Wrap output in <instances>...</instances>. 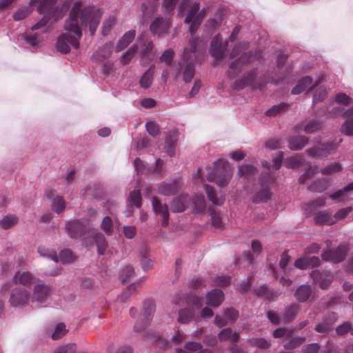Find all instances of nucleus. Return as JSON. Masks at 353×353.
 <instances>
[{
  "label": "nucleus",
  "mask_w": 353,
  "mask_h": 353,
  "mask_svg": "<svg viewBox=\"0 0 353 353\" xmlns=\"http://www.w3.org/2000/svg\"><path fill=\"white\" fill-rule=\"evenodd\" d=\"M81 6V1H77L74 4L64 26L65 30L70 32L63 33L58 38L57 49L61 53H68L70 50V45L76 49L79 46V39L81 37L82 32L79 24V15H80L81 26H89L92 36L94 34L98 28L102 15L101 10H94L90 6L82 10Z\"/></svg>",
  "instance_id": "obj_1"
},
{
  "label": "nucleus",
  "mask_w": 353,
  "mask_h": 353,
  "mask_svg": "<svg viewBox=\"0 0 353 353\" xmlns=\"http://www.w3.org/2000/svg\"><path fill=\"white\" fill-rule=\"evenodd\" d=\"M205 56V45L196 39L190 40L189 47L183 50L182 61L174 65L178 70L176 78L182 72L183 81L190 83L195 74L194 63L203 60Z\"/></svg>",
  "instance_id": "obj_2"
},
{
  "label": "nucleus",
  "mask_w": 353,
  "mask_h": 353,
  "mask_svg": "<svg viewBox=\"0 0 353 353\" xmlns=\"http://www.w3.org/2000/svg\"><path fill=\"white\" fill-rule=\"evenodd\" d=\"M232 175V167L227 161L219 159L214 163V170L206 174L207 179L223 187L228 183Z\"/></svg>",
  "instance_id": "obj_3"
},
{
  "label": "nucleus",
  "mask_w": 353,
  "mask_h": 353,
  "mask_svg": "<svg viewBox=\"0 0 353 353\" xmlns=\"http://www.w3.org/2000/svg\"><path fill=\"white\" fill-rule=\"evenodd\" d=\"M274 183V179L268 173L263 174L261 179L260 190L256 193L253 198V202L265 203L270 199L272 196L271 188Z\"/></svg>",
  "instance_id": "obj_4"
},
{
  "label": "nucleus",
  "mask_w": 353,
  "mask_h": 353,
  "mask_svg": "<svg viewBox=\"0 0 353 353\" xmlns=\"http://www.w3.org/2000/svg\"><path fill=\"white\" fill-rule=\"evenodd\" d=\"M259 57L256 52H248L244 53L241 57L232 61L230 65V70L228 74L230 78H234L242 69Z\"/></svg>",
  "instance_id": "obj_5"
},
{
  "label": "nucleus",
  "mask_w": 353,
  "mask_h": 353,
  "mask_svg": "<svg viewBox=\"0 0 353 353\" xmlns=\"http://www.w3.org/2000/svg\"><path fill=\"white\" fill-rule=\"evenodd\" d=\"M30 299V294L27 290L17 287L12 290L9 302L12 307H24L28 305Z\"/></svg>",
  "instance_id": "obj_6"
},
{
  "label": "nucleus",
  "mask_w": 353,
  "mask_h": 353,
  "mask_svg": "<svg viewBox=\"0 0 353 353\" xmlns=\"http://www.w3.org/2000/svg\"><path fill=\"white\" fill-rule=\"evenodd\" d=\"M134 46H137V51L139 52L142 59L152 60L154 57V54L152 52L153 43L147 35H141Z\"/></svg>",
  "instance_id": "obj_7"
},
{
  "label": "nucleus",
  "mask_w": 353,
  "mask_h": 353,
  "mask_svg": "<svg viewBox=\"0 0 353 353\" xmlns=\"http://www.w3.org/2000/svg\"><path fill=\"white\" fill-rule=\"evenodd\" d=\"M52 288L49 285L39 281L33 288L31 301L33 303H43L52 294Z\"/></svg>",
  "instance_id": "obj_8"
},
{
  "label": "nucleus",
  "mask_w": 353,
  "mask_h": 353,
  "mask_svg": "<svg viewBox=\"0 0 353 353\" xmlns=\"http://www.w3.org/2000/svg\"><path fill=\"white\" fill-rule=\"evenodd\" d=\"M337 148V145L332 143H320L306 150L307 154L312 158H323L330 154Z\"/></svg>",
  "instance_id": "obj_9"
},
{
  "label": "nucleus",
  "mask_w": 353,
  "mask_h": 353,
  "mask_svg": "<svg viewBox=\"0 0 353 353\" xmlns=\"http://www.w3.org/2000/svg\"><path fill=\"white\" fill-rule=\"evenodd\" d=\"M171 26L170 19L162 17H157L150 26L151 33L157 37H161L168 33Z\"/></svg>",
  "instance_id": "obj_10"
},
{
  "label": "nucleus",
  "mask_w": 353,
  "mask_h": 353,
  "mask_svg": "<svg viewBox=\"0 0 353 353\" xmlns=\"http://www.w3.org/2000/svg\"><path fill=\"white\" fill-rule=\"evenodd\" d=\"M348 249L345 245H339L335 250H328L322 253L321 257L325 261H332L335 263L343 261Z\"/></svg>",
  "instance_id": "obj_11"
},
{
  "label": "nucleus",
  "mask_w": 353,
  "mask_h": 353,
  "mask_svg": "<svg viewBox=\"0 0 353 353\" xmlns=\"http://www.w3.org/2000/svg\"><path fill=\"white\" fill-rule=\"evenodd\" d=\"M258 71L256 68L252 69L251 70L245 72L241 79L235 81V88L241 90L244 87L252 86L253 89H256L254 84V81L257 77Z\"/></svg>",
  "instance_id": "obj_12"
},
{
  "label": "nucleus",
  "mask_w": 353,
  "mask_h": 353,
  "mask_svg": "<svg viewBox=\"0 0 353 353\" xmlns=\"http://www.w3.org/2000/svg\"><path fill=\"white\" fill-rule=\"evenodd\" d=\"M310 277L313 279L314 282L319 284L322 289H327L333 279V276L330 272H321L318 270L312 271Z\"/></svg>",
  "instance_id": "obj_13"
},
{
  "label": "nucleus",
  "mask_w": 353,
  "mask_h": 353,
  "mask_svg": "<svg viewBox=\"0 0 353 353\" xmlns=\"http://www.w3.org/2000/svg\"><path fill=\"white\" fill-rule=\"evenodd\" d=\"M337 314L334 312L327 313L321 323L314 327V330L321 334H327L332 329V325L337 321Z\"/></svg>",
  "instance_id": "obj_14"
},
{
  "label": "nucleus",
  "mask_w": 353,
  "mask_h": 353,
  "mask_svg": "<svg viewBox=\"0 0 353 353\" xmlns=\"http://www.w3.org/2000/svg\"><path fill=\"white\" fill-rule=\"evenodd\" d=\"M152 208L155 213L161 216V225L165 227L168 225L169 210L167 204H162L157 197L152 198Z\"/></svg>",
  "instance_id": "obj_15"
},
{
  "label": "nucleus",
  "mask_w": 353,
  "mask_h": 353,
  "mask_svg": "<svg viewBox=\"0 0 353 353\" xmlns=\"http://www.w3.org/2000/svg\"><path fill=\"white\" fill-rule=\"evenodd\" d=\"M66 230L71 238L78 239L85 232L86 228L81 221H74L66 225Z\"/></svg>",
  "instance_id": "obj_16"
},
{
  "label": "nucleus",
  "mask_w": 353,
  "mask_h": 353,
  "mask_svg": "<svg viewBox=\"0 0 353 353\" xmlns=\"http://www.w3.org/2000/svg\"><path fill=\"white\" fill-rule=\"evenodd\" d=\"M114 44L112 42L105 43L101 48L97 50L92 55V59L95 61H103L110 57Z\"/></svg>",
  "instance_id": "obj_17"
},
{
  "label": "nucleus",
  "mask_w": 353,
  "mask_h": 353,
  "mask_svg": "<svg viewBox=\"0 0 353 353\" xmlns=\"http://www.w3.org/2000/svg\"><path fill=\"white\" fill-rule=\"evenodd\" d=\"M190 198L188 194H181L174 199L171 204V210L174 212H183L188 206Z\"/></svg>",
  "instance_id": "obj_18"
},
{
  "label": "nucleus",
  "mask_w": 353,
  "mask_h": 353,
  "mask_svg": "<svg viewBox=\"0 0 353 353\" xmlns=\"http://www.w3.org/2000/svg\"><path fill=\"white\" fill-rule=\"evenodd\" d=\"M224 294L222 290L214 289L208 293L206 296V304L209 306L217 307L223 302Z\"/></svg>",
  "instance_id": "obj_19"
},
{
  "label": "nucleus",
  "mask_w": 353,
  "mask_h": 353,
  "mask_svg": "<svg viewBox=\"0 0 353 353\" xmlns=\"http://www.w3.org/2000/svg\"><path fill=\"white\" fill-rule=\"evenodd\" d=\"M254 294L259 296L264 297L268 301L276 300L279 294L276 290H274L266 284H263L254 290Z\"/></svg>",
  "instance_id": "obj_20"
},
{
  "label": "nucleus",
  "mask_w": 353,
  "mask_h": 353,
  "mask_svg": "<svg viewBox=\"0 0 353 353\" xmlns=\"http://www.w3.org/2000/svg\"><path fill=\"white\" fill-rule=\"evenodd\" d=\"M210 54L217 61H221L224 57L225 49L222 47L219 34L215 36L211 42Z\"/></svg>",
  "instance_id": "obj_21"
},
{
  "label": "nucleus",
  "mask_w": 353,
  "mask_h": 353,
  "mask_svg": "<svg viewBox=\"0 0 353 353\" xmlns=\"http://www.w3.org/2000/svg\"><path fill=\"white\" fill-rule=\"evenodd\" d=\"M15 283H19L23 286H30L35 281L34 276L30 272H17L14 275Z\"/></svg>",
  "instance_id": "obj_22"
},
{
  "label": "nucleus",
  "mask_w": 353,
  "mask_h": 353,
  "mask_svg": "<svg viewBox=\"0 0 353 353\" xmlns=\"http://www.w3.org/2000/svg\"><path fill=\"white\" fill-rule=\"evenodd\" d=\"M179 189L178 181H174L170 183H162L158 187V192L161 194L170 196L175 194Z\"/></svg>",
  "instance_id": "obj_23"
},
{
  "label": "nucleus",
  "mask_w": 353,
  "mask_h": 353,
  "mask_svg": "<svg viewBox=\"0 0 353 353\" xmlns=\"http://www.w3.org/2000/svg\"><path fill=\"white\" fill-rule=\"evenodd\" d=\"M314 222L316 224L322 225H332L336 223V220L332 214L327 211L323 210L317 212L314 215Z\"/></svg>",
  "instance_id": "obj_24"
},
{
  "label": "nucleus",
  "mask_w": 353,
  "mask_h": 353,
  "mask_svg": "<svg viewBox=\"0 0 353 353\" xmlns=\"http://www.w3.org/2000/svg\"><path fill=\"white\" fill-rule=\"evenodd\" d=\"M301 307L297 303H292L288 306L282 316V320L285 323H289L295 319L296 315L300 311Z\"/></svg>",
  "instance_id": "obj_25"
},
{
  "label": "nucleus",
  "mask_w": 353,
  "mask_h": 353,
  "mask_svg": "<svg viewBox=\"0 0 353 353\" xmlns=\"http://www.w3.org/2000/svg\"><path fill=\"white\" fill-rule=\"evenodd\" d=\"M312 294V288L308 285H300L294 292V296L299 302H305Z\"/></svg>",
  "instance_id": "obj_26"
},
{
  "label": "nucleus",
  "mask_w": 353,
  "mask_h": 353,
  "mask_svg": "<svg viewBox=\"0 0 353 353\" xmlns=\"http://www.w3.org/2000/svg\"><path fill=\"white\" fill-rule=\"evenodd\" d=\"M154 312L155 305L154 301L152 299L144 301L142 306L141 318L151 322Z\"/></svg>",
  "instance_id": "obj_27"
},
{
  "label": "nucleus",
  "mask_w": 353,
  "mask_h": 353,
  "mask_svg": "<svg viewBox=\"0 0 353 353\" xmlns=\"http://www.w3.org/2000/svg\"><path fill=\"white\" fill-rule=\"evenodd\" d=\"M309 139L305 136H294L289 139V148L292 150H300L307 143Z\"/></svg>",
  "instance_id": "obj_28"
},
{
  "label": "nucleus",
  "mask_w": 353,
  "mask_h": 353,
  "mask_svg": "<svg viewBox=\"0 0 353 353\" xmlns=\"http://www.w3.org/2000/svg\"><path fill=\"white\" fill-rule=\"evenodd\" d=\"M136 31L134 30L125 32L117 44V51L119 52L125 49L134 39Z\"/></svg>",
  "instance_id": "obj_29"
},
{
  "label": "nucleus",
  "mask_w": 353,
  "mask_h": 353,
  "mask_svg": "<svg viewBox=\"0 0 353 353\" xmlns=\"http://www.w3.org/2000/svg\"><path fill=\"white\" fill-rule=\"evenodd\" d=\"M218 339L221 342L230 340L232 343H236L239 340L240 336L239 333H233L232 330L230 327H228L222 330L218 334Z\"/></svg>",
  "instance_id": "obj_30"
},
{
  "label": "nucleus",
  "mask_w": 353,
  "mask_h": 353,
  "mask_svg": "<svg viewBox=\"0 0 353 353\" xmlns=\"http://www.w3.org/2000/svg\"><path fill=\"white\" fill-rule=\"evenodd\" d=\"M202 348L200 343L195 341H186L183 347H176L174 350L175 353H195L198 352Z\"/></svg>",
  "instance_id": "obj_31"
},
{
  "label": "nucleus",
  "mask_w": 353,
  "mask_h": 353,
  "mask_svg": "<svg viewBox=\"0 0 353 353\" xmlns=\"http://www.w3.org/2000/svg\"><path fill=\"white\" fill-rule=\"evenodd\" d=\"M205 189L209 200L216 205H222L225 201V197L221 194L218 196L213 187L205 185Z\"/></svg>",
  "instance_id": "obj_32"
},
{
  "label": "nucleus",
  "mask_w": 353,
  "mask_h": 353,
  "mask_svg": "<svg viewBox=\"0 0 353 353\" xmlns=\"http://www.w3.org/2000/svg\"><path fill=\"white\" fill-rule=\"evenodd\" d=\"M192 203L194 214H201L206 208L205 200L203 194H196L192 199Z\"/></svg>",
  "instance_id": "obj_33"
},
{
  "label": "nucleus",
  "mask_w": 353,
  "mask_h": 353,
  "mask_svg": "<svg viewBox=\"0 0 353 353\" xmlns=\"http://www.w3.org/2000/svg\"><path fill=\"white\" fill-rule=\"evenodd\" d=\"M92 238L97 246L99 254H104L108 247V242L104 235L101 232H97L93 235Z\"/></svg>",
  "instance_id": "obj_34"
},
{
  "label": "nucleus",
  "mask_w": 353,
  "mask_h": 353,
  "mask_svg": "<svg viewBox=\"0 0 353 353\" xmlns=\"http://www.w3.org/2000/svg\"><path fill=\"white\" fill-rule=\"evenodd\" d=\"M176 132H170L165 139V148L168 154L170 157L174 155V148L176 144Z\"/></svg>",
  "instance_id": "obj_35"
},
{
  "label": "nucleus",
  "mask_w": 353,
  "mask_h": 353,
  "mask_svg": "<svg viewBox=\"0 0 353 353\" xmlns=\"http://www.w3.org/2000/svg\"><path fill=\"white\" fill-rule=\"evenodd\" d=\"M195 312L192 309L184 308L179 311L178 322L181 324H188L194 318Z\"/></svg>",
  "instance_id": "obj_36"
},
{
  "label": "nucleus",
  "mask_w": 353,
  "mask_h": 353,
  "mask_svg": "<svg viewBox=\"0 0 353 353\" xmlns=\"http://www.w3.org/2000/svg\"><path fill=\"white\" fill-rule=\"evenodd\" d=\"M353 190V182L349 183L343 189L337 190L330 195V198L333 200L345 201L348 199L347 194Z\"/></svg>",
  "instance_id": "obj_37"
},
{
  "label": "nucleus",
  "mask_w": 353,
  "mask_h": 353,
  "mask_svg": "<svg viewBox=\"0 0 353 353\" xmlns=\"http://www.w3.org/2000/svg\"><path fill=\"white\" fill-rule=\"evenodd\" d=\"M312 83V79L310 76H306L300 79L296 85L292 89V94H299L303 92L306 88Z\"/></svg>",
  "instance_id": "obj_38"
},
{
  "label": "nucleus",
  "mask_w": 353,
  "mask_h": 353,
  "mask_svg": "<svg viewBox=\"0 0 353 353\" xmlns=\"http://www.w3.org/2000/svg\"><path fill=\"white\" fill-rule=\"evenodd\" d=\"M154 73V65H151L148 70L143 74L140 79V85L144 88H149L152 82Z\"/></svg>",
  "instance_id": "obj_39"
},
{
  "label": "nucleus",
  "mask_w": 353,
  "mask_h": 353,
  "mask_svg": "<svg viewBox=\"0 0 353 353\" xmlns=\"http://www.w3.org/2000/svg\"><path fill=\"white\" fill-rule=\"evenodd\" d=\"M248 343L250 346L261 350H267L271 346V343L264 338H251L248 340Z\"/></svg>",
  "instance_id": "obj_40"
},
{
  "label": "nucleus",
  "mask_w": 353,
  "mask_h": 353,
  "mask_svg": "<svg viewBox=\"0 0 353 353\" xmlns=\"http://www.w3.org/2000/svg\"><path fill=\"white\" fill-rule=\"evenodd\" d=\"M322 123L320 121L312 119L303 125V129L305 133L311 134L319 130L321 128Z\"/></svg>",
  "instance_id": "obj_41"
},
{
  "label": "nucleus",
  "mask_w": 353,
  "mask_h": 353,
  "mask_svg": "<svg viewBox=\"0 0 353 353\" xmlns=\"http://www.w3.org/2000/svg\"><path fill=\"white\" fill-rule=\"evenodd\" d=\"M208 210L210 214L212 225L216 228H221L223 226L222 219L220 214L216 212L214 207L213 205L209 206Z\"/></svg>",
  "instance_id": "obj_42"
},
{
  "label": "nucleus",
  "mask_w": 353,
  "mask_h": 353,
  "mask_svg": "<svg viewBox=\"0 0 353 353\" xmlns=\"http://www.w3.org/2000/svg\"><path fill=\"white\" fill-rule=\"evenodd\" d=\"M328 187V182L325 179H319L312 183L308 189L314 192H322Z\"/></svg>",
  "instance_id": "obj_43"
},
{
  "label": "nucleus",
  "mask_w": 353,
  "mask_h": 353,
  "mask_svg": "<svg viewBox=\"0 0 353 353\" xmlns=\"http://www.w3.org/2000/svg\"><path fill=\"white\" fill-rule=\"evenodd\" d=\"M305 341V336H296L292 338L288 343L284 345L286 350H293L301 345Z\"/></svg>",
  "instance_id": "obj_44"
},
{
  "label": "nucleus",
  "mask_w": 353,
  "mask_h": 353,
  "mask_svg": "<svg viewBox=\"0 0 353 353\" xmlns=\"http://www.w3.org/2000/svg\"><path fill=\"white\" fill-rule=\"evenodd\" d=\"M134 276V268L130 265H127L121 272L120 279L123 283L130 281L131 278Z\"/></svg>",
  "instance_id": "obj_45"
},
{
  "label": "nucleus",
  "mask_w": 353,
  "mask_h": 353,
  "mask_svg": "<svg viewBox=\"0 0 353 353\" xmlns=\"http://www.w3.org/2000/svg\"><path fill=\"white\" fill-rule=\"evenodd\" d=\"M101 230L108 235L110 236L113 233V223L112 219L106 216L103 218L101 223Z\"/></svg>",
  "instance_id": "obj_46"
},
{
  "label": "nucleus",
  "mask_w": 353,
  "mask_h": 353,
  "mask_svg": "<svg viewBox=\"0 0 353 353\" xmlns=\"http://www.w3.org/2000/svg\"><path fill=\"white\" fill-rule=\"evenodd\" d=\"M18 219L15 216L8 215L4 216L0 221V225L2 228L7 230L17 223Z\"/></svg>",
  "instance_id": "obj_47"
},
{
  "label": "nucleus",
  "mask_w": 353,
  "mask_h": 353,
  "mask_svg": "<svg viewBox=\"0 0 353 353\" xmlns=\"http://www.w3.org/2000/svg\"><path fill=\"white\" fill-rule=\"evenodd\" d=\"M200 6L197 2H194L192 3L188 10L187 16L184 20L185 23H190V22L193 20L195 14L199 10Z\"/></svg>",
  "instance_id": "obj_48"
},
{
  "label": "nucleus",
  "mask_w": 353,
  "mask_h": 353,
  "mask_svg": "<svg viewBox=\"0 0 353 353\" xmlns=\"http://www.w3.org/2000/svg\"><path fill=\"white\" fill-rule=\"evenodd\" d=\"M341 132L346 136H353V117H348L344 121L341 126Z\"/></svg>",
  "instance_id": "obj_49"
},
{
  "label": "nucleus",
  "mask_w": 353,
  "mask_h": 353,
  "mask_svg": "<svg viewBox=\"0 0 353 353\" xmlns=\"http://www.w3.org/2000/svg\"><path fill=\"white\" fill-rule=\"evenodd\" d=\"M129 201L130 203L137 208H141L142 199L139 190H134L130 193Z\"/></svg>",
  "instance_id": "obj_50"
},
{
  "label": "nucleus",
  "mask_w": 353,
  "mask_h": 353,
  "mask_svg": "<svg viewBox=\"0 0 353 353\" xmlns=\"http://www.w3.org/2000/svg\"><path fill=\"white\" fill-rule=\"evenodd\" d=\"M256 168L250 164H245L239 168V174L241 176L249 177L256 172Z\"/></svg>",
  "instance_id": "obj_51"
},
{
  "label": "nucleus",
  "mask_w": 353,
  "mask_h": 353,
  "mask_svg": "<svg viewBox=\"0 0 353 353\" xmlns=\"http://www.w3.org/2000/svg\"><path fill=\"white\" fill-rule=\"evenodd\" d=\"M65 208V203L63 199L60 196H57L52 201V210L59 214Z\"/></svg>",
  "instance_id": "obj_52"
},
{
  "label": "nucleus",
  "mask_w": 353,
  "mask_h": 353,
  "mask_svg": "<svg viewBox=\"0 0 353 353\" xmlns=\"http://www.w3.org/2000/svg\"><path fill=\"white\" fill-rule=\"evenodd\" d=\"M136 52H137V46H132L121 57V63L123 65L129 63Z\"/></svg>",
  "instance_id": "obj_53"
},
{
  "label": "nucleus",
  "mask_w": 353,
  "mask_h": 353,
  "mask_svg": "<svg viewBox=\"0 0 353 353\" xmlns=\"http://www.w3.org/2000/svg\"><path fill=\"white\" fill-rule=\"evenodd\" d=\"M288 105L285 103H281L277 105H274L270 109L267 110L266 114L269 117H274L276 114L284 112L288 109Z\"/></svg>",
  "instance_id": "obj_54"
},
{
  "label": "nucleus",
  "mask_w": 353,
  "mask_h": 353,
  "mask_svg": "<svg viewBox=\"0 0 353 353\" xmlns=\"http://www.w3.org/2000/svg\"><path fill=\"white\" fill-rule=\"evenodd\" d=\"M68 330L65 329V325L63 323H60L57 325L54 332L52 334V338L54 340H58L62 338L66 333Z\"/></svg>",
  "instance_id": "obj_55"
},
{
  "label": "nucleus",
  "mask_w": 353,
  "mask_h": 353,
  "mask_svg": "<svg viewBox=\"0 0 353 353\" xmlns=\"http://www.w3.org/2000/svg\"><path fill=\"white\" fill-rule=\"evenodd\" d=\"M341 165L339 163H334L332 164H330L329 165L326 166L325 168L321 170V172L323 174L328 175L333 173L339 172L341 170Z\"/></svg>",
  "instance_id": "obj_56"
},
{
  "label": "nucleus",
  "mask_w": 353,
  "mask_h": 353,
  "mask_svg": "<svg viewBox=\"0 0 353 353\" xmlns=\"http://www.w3.org/2000/svg\"><path fill=\"white\" fill-rule=\"evenodd\" d=\"M139 284L133 283L128 287L127 290L119 297V300L122 302L127 301L130 295L133 293H136L137 287Z\"/></svg>",
  "instance_id": "obj_57"
},
{
  "label": "nucleus",
  "mask_w": 353,
  "mask_h": 353,
  "mask_svg": "<svg viewBox=\"0 0 353 353\" xmlns=\"http://www.w3.org/2000/svg\"><path fill=\"white\" fill-rule=\"evenodd\" d=\"M141 263L144 270H146L151 266V261L148 256V251L144 248L140 252Z\"/></svg>",
  "instance_id": "obj_58"
},
{
  "label": "nucleus",
  "mask_w": 353,
  "mask_h": 353,
  "mask_svg": "<svg viewBox=\"0 0 353 353\" xmlns=\"http://www.w3.org/2000/svg\"><path fill=\"white\" fill-rule=\"evenodd\" d=\"M302 158L299 156H294L288 158L285 162L286 167L289 168H295L302 163Z\"/></svg>",
  "instance_id": "obj_59"
},
{
  "label": "nucleus",
  "mask_w": 353,
  "mask_h": 353,
  "mask_svg": "<svg viewBox=\"0 0 353 353\" xmlns=\"http://www.w3.org/2000/svg\"><path fill=\"white\" fill-rule=\"evenodd\" d=\"M248 48V44L247 43H238L234 46V48L232 49L230 55V58L234 59L236 57L241 53L243 50L247 49Z\"/></svg>",
  "instance_id": "obj_60"
},
{
  "label": "nucleus",
  "mask_w": 353,
  "mask_h": 353,
  "mask_svg": "<svg viewBox=\"0 0 353 353\" xmlns=\"http://www.w3.org/2000/svg\"><path fill=\"white\" fill-rule=\"evenodd\" d=\"M38 252L41 256L50 259L54 262L58 261V256L57 252L54 250H48L44 248H39Z\"/></svg>",
  "instance_id": "obj_61"
},
{
  "label": "nucleus",
  "mask_w": 353,
  "mask_h": 353,
  "mask_svg": "<svg viewBox=\"0 0 353 353\" xmlns=\"http://www.w3.org/2000/svg\"><path fill=\"white\" fill-rule=\"evenodd\" d=\"M114 23H115V18L114 17H110L103 23L102 34L103 35L108 34L109 32L111 31Z\"/></svg>",
  "instance_id": "obj_62"
},
{
  "label": "nucleus",
  "mask_w": 353,
  "mask_h": 353,
  "mask_svg": "<svg viewBox=\"0 0 353 353\" xmlns=\"http://www.w3.org/2000/svg\"><path fill=\"white\" fill-rule=\"evenodd\" d=\"M174 57V51L172 50H165L161 56L159 57V60L161 62H165L168 65H170Z\"/></svg>",
  "instance_id": "obj_63"
},
{
  "label": "nucleus",
  "mask_w": 353,
  "mask_h": 353,
  "mask_svg": "<svg viewBox=\"0 0 353 353\" xmlns=\"http://www.w3.org/2000/svg\"><path fill=\"white\" fill-rule=\"evenodd\" d=\"M223 312L226 319L232 323L235 322L239 317V312L233 307L225 309Z\"/></svg>",
  "instance_id": "obj_64"
}]
</instances>
